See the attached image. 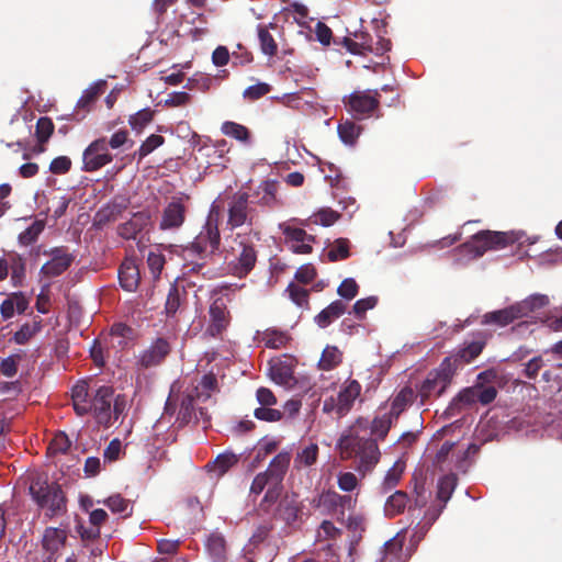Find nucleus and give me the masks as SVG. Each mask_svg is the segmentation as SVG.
I'll list each match as a JSON object with an SVG mask.
<instances>
[{
    "instance_id": "f257e3e1",
    "label": "nucleus",
    "mask_w": 562,
    "mask_h": 562,
    "mask_svg": "<svg viewBox=\"0 0 562 562\" xmlns=\"http://www.w3.org/2000/svg\"><path fill=\"white\" fill-rule=\"evenodd\" d=\"M368 429L369 420L364 417H359L338 440L341 459H353L356 461V470L361 476H366L371 472L381 458L376 440L361 435L362 431L366 432Z\"/></svg>"
},
{
    "instance_id": "f03ea898",
    "label": "nucleus",
    "mask_w": 562,
    "mask_h": 562,
    "mask_svg": "<svg viewBox=\"0 0 562 562\" xmlns=\"http://www.w3.org/2000/svg\"><path fill=\"white\" fill-rule=\"evenodd\" d=\"M223 252L231 273L239 279L254 270L258 259V251L248 234L237 233L226 238Z\"/></svg>"
},
{
    "instance_id": "7ed1b4c3",
    "label": "nucleus",
    "mask_w": 562,
    "mask_h": 562,
    "mask_svg": "<svg viewBox=\"0 0 562 562\" xmlns=\"http://www.w3.org/2000/svg\"><path fill=\"white\" fill-rule=\"evenodd\" d=\"M220 247L221 232L218 228V215L214 214V209H212L200 233L189 245L181 247L179 255L184 259L198 257L203 260L216 254Z\"/></svg>"
},
{
    "instance_id": "20e7f679",
    "label": "nucleus",
    "mask_w": 562,
    "mask_h": 562,
    "mask_svg": "<svg viewBox=\"0 0 562 562\" xmlns=\"http://www.w3.org/2000/svg\"><path fill=\"white\" fill-rule=\"evenodd\" d=\"M29 490L36 505L46 509L47 517L53 518L66 513L67 499L59 484L48 483L47 480L37 476L32 480Z\"/></svg>"
},
{
    "instance_id": "39448f33",
    "label": "nucleus",
    "mask_w": 562,
    "mask_h": 562,
    "mask_svg": "<svg viewBox=\"0 0 562 562\" xmlns=\"http://www.w3.org/2000/svg\"><path fill=\"white\" fill-rule=\"evenodd\" d=\"M516 240L517 237L514 233L484 229L474 234L470 240L460 245L456 250L459 254L468 255L470 259H476L488 250L504 249Z\"/></svg>"
},
{
    "instance_id": "423d86ee",
    "label": "nucleus",
    "mask_w": 562,
    "mask_h": 562,
    "mask_svg": "<svg viewBox=\"0 0 562 562\" xmlns=\"http://www.w3.org/2000/svg\"><path fill=\"white\" fill-rule=\"evenodd\" d=\"M258 212L249 204V194L247 192H235L227 203L226 226L235 231L241 226L250 229L258 224Z\"/></svg>"
},
{
    "instance_id": "0eeeda50",
    "label": "nucleus",
    "mask_w": 562,
    "mask_h": 562,
    "mask_svg": "<svg viewBox=\"0 0 562 562\" xmlns=\"http://www.w3.org/2000/svg\"><path fill=\"white\" fill-rule=\"evenodd\" d=\"M450 359H443L439 367L429 371L418 389V395L424 404L431 397H439L450 385L456 372Z\"/></svg>"
},
{
    "instance_id": "6e6552de",
    "label": "nucleus",
    "mask_w": 562,
    "mask_h": 562,
    "mask_svg": "<svg viewBox=\"0 0 562 562\" xmlns=\"http://www.w3.org/2000/svg\"><path fill=\"white\" fill-rule=\"evenodd\" d=\"M311 221L312 217L307 220L291 218L279 224L286 244H290V249L294 254L308 255L313 251L312 244L316 241V237L304 229Z\"/></svg>"
},
{
    "instance_id": "1a4fd4ad",
    "label": "nucleus",
    "mask_w": 562,
    "mask_h": 562,
    "mask_svg": "<svg viewBox=\"0 0 562 562\" xmlns=\"http://www.w3.org/2000/svg\"><path fill=\"white\" fill-rule=\"evenodd\" d=\"M220 291L214 290L209 306V324L206 334L213 338H221L227 330L232 322V315L228 310L231 302L227 295H218Z\"/></svg>"
},
{
    "instance_id": "9d476101",
    "label": "nucleus",
    "mask_w": 562,
    "mask_h": 562,
    "mask_svg": "<svg viewBox=\"0 0 562 562\" xmlns=\"http://www.w3.org/2000/svg\"><path fill=\"white\" fill-rule=\"evenodd\" d=\"M347 111L353 119L362 120L370 116L380 104V93L378 90L353 91L350 95L344 98Z\"/></svg>"
},
{
    "instance_id": "9b49d317",
    "label": "nucleus",
    "mask_w": 562,
    "mask_h": 562,
    "mask_svg": "<svg viewBox=\"0 0 562 562\" xmlns=\"http://www.w3.org/2000/svg\"><path fill=\"white\" fill-rule=\"evenodd\" d=\"M356 499L350 495H340L335 491H324L317 499L316 507L325 515L335 516L340 522H345L346 510L353 509Z\"/></svg>"
},
{
    "instance_id": "f8f14e48",
    "label": "nucleus",
    "mask_w": 562,
    "mask_h": 562,
    "mask_svg": "<svg viewBox=\"0 0 562 562\" xmlns=\"http://www.w3.org/2000/svg\"><path fill=\"white\" fill-rule=\"evenodd\" d=\"M188 196H173L161 211L159 221L160 231L176 232L182 227L186 222L188 206Z\"/></svg>"
},
{
    "instance_id": "ddd939ff",
    "label": "nucleus",
    "mask_w": 562,
    "mask_h": 562,
    "mask_svg": "<svg viewBox=\"0 0 562 562\" xmlns=\"http://www.w3.org/2000/svg\"><path fill=\"white\" fill-rule=\"evenodd\" d=\"M113 156L109 153L105 137H100L83 150L82 170L93 172L112 162Z\"/></svg>"
},
{
    "instance_id": "4468645a",
    "label": "nucleus",
    "mask_w": 562,
    "mask_h": 562,
    "mask_svg": "<svg viewBox=\"0 0 562 562\" xmlns=\"http://www.w3.org/2000/svg\"><path fill=\"white\" fill-rule=\"evenodd\" d=\"M114 390L111 386H100L92 396L90 414L99 425L109 427L112 425V402Z\"/></svg>"
},
{
    "instance_id": "2eb2a0df",
    "label": "nucleus",
    "mask_w": 562,
    "mask_h": 562,
    "mask_svg": "<svg viewBox=\"0 0 562 562\" xmlns=\"http://www.w3.org/2000/svg\"><path fill=\"white\" fill-rule=\"evenodd\" d=\"M172 350L171 344L167 338H156L148 348L143 350L138 358L137 364L142 369H151L165 362Z\"/></svg>"
},
{
    "instance_id": "dca6fc26",
    "label": "nucleus",
    "mask_w": 562,
    "mask_h": 562,
    "mask_svg": "<svg viewBox=\"0 0 562 562\" xmlns=\"http://www.w3.org/2000/svg\"><path fill=\"white\" fill-rule=\"evenodd\" d=\"M47 254L50 256V260L45 262L40 271L41 274L47 278L63 274L75 260V256L64 246L52 248Z\"/></svg>"
},
{
    "instance_id": "f3484780",
    "label": "nucleus",
    "mask_w": 562,
    "mask_h": 562,
    "mask_svg": "<svg viewBox=\"0 0 562 562\" xmlns=\"http://www.w3.org/2000/svg\"><path fill=\"white\" fill-rule=\"evenodd\" d=\"M458 484V477L456 474L450 473L443 475L438 480L436 501L439 502V506H430L426 513V516L430 520H436L446 507L448 501L451 498Z\"/></svg>"
},
{
    "instance_id": "a211bd4d",
    "label": "nucleus",
    "mask_w": 562,
    "mask_h": 562,
    "mask_svg": "<svg viewBox=\"0 0 562 562\" xmlns=\"http://www.w3.org/2000/svg\"><path fill=\"white\" fill-rule=\"evenodd\" d=\"M484 346V341H471L469 344H464V346L457 352L446 357L445 359H450V364L454 368V372L457 373L460 368L479 357L483 351Z\"/></svg>"
},
{
    "instance_id": "6ab92c4d",
    "label": "nucleus",
    "mask_w": 562,
    "mask_h": 562,
    "mask_svg": "<svg viewBox=\"0 0 562 562\" xmlns=\"http://www.w3.org/2000/svg\"><path fill=\"white\" fill-rule=\"evenodd\" d=\"M91 395L89 393V384L86 380L78 381L71 389V401L74 411L80 417L91 412Z\"/></svg>"
},
{
    "instance_id": "aec40b11",
    "label": "nucleus",
    "mask_w": 562,
    "mask_h": 562,
    "mask_svg": "<svg viewBox=\"0 0 562 562\" xmlns=\"http://www.w3.org/2000/svg\"><path fill=\"white\" fill-rule=\"evenodd\" d=\"M475 386H470L461 390L450 402L445 411V415L448 417H454L462 411L472 407L476 402Z\"/></svg>"
},
{
    "instance_id": "412c9836",
    "label": "nucleus",
    "mask_w": 562,
    "mask_h": 562,
    "mask_svg": "<svg viewBox=\"0 0 562 562\" xmlns=\"http://www.w3.org/2000/svg\"><path fill=\"white\" fill-rule=\"evenodd\" d=\"M119 281L122 289L127 292H134L140 281L139 269L132 259H125L119 269Z\"/></svg>"
},
{
    "instance_id": "4be33fe9",
    "label": "nucleus",
    "mask_w": 562,
    "mask_h": 562,
    "mask_svg": "<svg viewBox=\"0 0 562 562\" xmlns=\"http://www.w3.org/2000/svg\"><path fill=\"white\" fill-rule=\"evenodd\" d=\"M361 390L362 386L357 380L349 379L345 381L336 396L338 403L340 404L339 409L348 414L351 411L356 400L360 396Z\"/></svg>"
},
{
    "instance_id": "5701e85b",
    "label": "nucleus",
    "mask_w": 562,
    "mask_h": 562,
    "mask_svg": "<svg viewBox=\"0 0 562 562\" xmlns=\"http://www.w3.org/2000/svg\"><path fill=\"white\" fill-rule=\"evenodd\" d=\"M128 199L124 196H116L97 212L95 220L99 224L113 222L128 207Z\"/></svg>"
},
{
    "instance_id": "b1692460",
    "label": "nucleus",
    "mask_w": 562,
    "mask_h": 562,
    "mask_svg": "<svg viewBox=\"0 0 562 562\" xmlns=\"http://www.w3.org/2000/svg\"><path fill=\"white\" fill-rule=\"evenodd\" d=\"M29 307V300L22 292H13L0 305V314L4 321L18 314H23Z\"/></svg>"
},
{
    "instance_id": "393cba45",
    "label": "nucleus",
    "mask_w": 562,
    "mask_h": 562,
    "mask_svg": "<svg viewBox=\"0 0 562 562\" xmlns=\"http://www.w3.org/2000/svg\"><path fill=\"white\" fill-rule=\"evenodd\" d=\"M187 295L184 286L180 288L177 283L170 285L165 303V313L168 318L176 317L177 313L182 310L187 303Z\"/></svg>"
},
{
    "instance_id": "a878e982",
    "label": "nucleus",
    "mask_w": 562,
    "mask_h": 562,
    "mask_svg": "<svg viewBox=\"0 0 562 562\" xmlns=\"http://www.w3.org/2000/svg\"><path fill=\"white\" fill-rule=\"evenodd\" d=\"M291 453L289 451H281L270 462L268 469L263 472L271 480L276 486H278L290 465Z\"/></svg>"
},
{
    "instance_id": "bb28decb",
    "label": "nucleus",
    "mask_w": 562,
    "mask_h": 562,
    "mask_svg": "<svg viewBox=\"0 0 562 562\" xmlns=\"http://www.w3.org/2000/svg\"><path fill=\"white\" fill-rule=\"evenodd\" d=\"M519 318H521L519 310H517L516 304H513L503 310H497L484 314L482 323L485 325L495 324L499 327H504Z\"/></svg>"
},
{
    "instance_id": "cd10ccee",
    "label": "nucleus",
    "mask_w": 562,
    "mask_h": 562,
    "mask_svg": "<svg viewBox=\"0 0 562 562\" xmlns=\"http://www.w3.org/2000/svg\"><path fill=\"white\" fill-rule=\"evenodd\" d=\"M67 540V532L65 529L47 527L44 530L42 538L43 549L49 552L50 557L56 554L63 548Z\"/></svg>"
},
{
    "instance_id": "c85d7f7f",
    "label": "nucleus",
    "mask_w": 562,
    "mask_h": 562,
    "mask_svg": "<svg viewBox=\"0 0 562 562\" xmlns=\"http://www.w3.org/2000/svg\"><path fill=\"white\" fill-rule=\"evenodd\" d=\"M148 220L149 216L144 212L133 214L132 218L119 226V235L124 239L135 238L147 225Z\"/></svg>"
},
{
    "instance_id": "c756f323",
    "label": "nucleus",
    "mask_w": 562,
    "mask_h": 562,
    "mask_svg": "<svg viewBox=\"0 0 562 562\" xmlns=\"http://www.w3.org/2000/svg\"><path fill=\"white\" fill-rule=\"evenodd\" d=\"M105 89L106 82L104 80L91 85L82 92L76 104V110H82L85 113L90 112L95 101L105 92Z\"/></svg>"
},
{
    "instance_id": "7c9ffc66",
    "label": "nucleus",
    "mask_w": 562,
    "mask_h": 562,
    "mask_svg": "<svg viewBox=\"0 0 562 562\" xmlns=\"http://www.w3.org/2000/svg\"><path fill=\"white\" fill-rule=\"evenodd\" d=\"M196 401L198 398L191 391H188L182 395L177 417L180 426L188 425L191 422L199 423L196 409L194 406Z\"/></svg>"
},
{
    "instance_id": "2f4dec72",
    "label": "nucleus",
    "mask_w": 562,
    "mask_h": 562,
    "mask_svg": "<svg viewBox=\"0 0 562 562\" xmlns=\"http://www.w3.org/2000/svg\"><path fill=\"white\" fill-rule=\"evenodd\" d=\"M270 29H277V25L274 23L258 24L257 35L262 54L273 57L278 53V43L270 33Z\"/></svg>"
},
{
    "instance_id": "473e14b6",
    "label": "nucleus",
    "mask_w": 562,
    "mask_h": 562,
    "mask_svg": "<svg viewBox=\"0 0 562 562\" xmlns=\"http://www.w3.org/2000/svg\"><path fill=\"white\" fill-rule=\"evenodd\" d=\"M409 497L404 491H395L392 495L386 498L384 504V513L387 517H395L403 514L406 508L409 510L413 508L408 505Z\"/></svg>"
},
{
    "instance_id": "72a5a7b5",
    "label": "nucleus",
    "mask_w": 562,
    "mask_h": 562,
    "mask_svg": "<svg viewBox=\"0 0 562 562\" xmlns=\"http://www.w3.org/2000/svg\"><path fill=\"white\" fill-rule=\"evenodd\" d=\"M238 462V457L233 452L220 453L213 461L206 463L205 469L209 473L220 477Z\"/></svg>"
},
{
    "instance_id": "f704fd0d",
    "label": "nucleus",
    "mask_w": 562,
    "mask_h": 562,
    "mask_svg": "<svg viewBox=\"0 0 562 562\" xmlns=\"http://www.w3.org/2000/svg\"><path fill=\"white\" fill-rule=\"evenodd\" d=\"M346 310L347 304L341 300H336L315 316V322L319 327L325 328L330 325L333 321L339 318Z\"/></svg>"
},
{
    "instance_id": "c9c22d12",
    "label": "nucleus",
    "mask_w": 562,
    "mask_h": 562,
    "mask_svg": "<svg viewBox=\"0 0 562 562\" xmlns=\"http://www.w3.org/2000/svg\"><path fill=\"white\" fill-rule=\"evenodd\" d=\"M218 390L216 375L213 373L204 374L196 386L190 390L200 402H206L212 394Z\"/></svg>"
},
{
    "instance_id": "e433bc0d",
    "label": "nucleus",
    "mask_w": 562,
    "mask_h": 562,
    "mask_svg": "<svg viewBox=\"0 0 562 562\" xmlns=\"http://www.w3.org/2000/svg\"><path fill=\"white\" fill-rule=\"evenodd\" d=\"M207 554L212 562L226 561V541L220 533H211L205 542Z\"/></svg>"
},
{
    "instance_id": "4c0bfd02",
    "label": "nucleus",
    "mask_w": 562,
    "mask_h": 562,
    "mask_svg": "<svg viewBox=\"0 0 562 562\" xmlns=\"http://www.w3.org/2000/svg\"><path fill=\"white\" fill-rule=\"evenodd\" d=\"M395 420L389 413L375 416L371 423L369 422L370 435L376 441L384 440Z\"/></svg>"
},
{
    "instance_id": "58836bf2",
    "label": "nucleus",
    "mask_w": 562,
    "mask_h": 562,
    "mask_svg": "<svg viewBox=\"0 0 562 562\" xmlns=\"http://www.w3.org/2000/svg\"><path fill=\"white\" fill-rule=\"evenodd\" d=\"M549 304V297L544 294H532L529 297L516 303L520 317H528L531 313L540 311Z\"/></svg>"
},
{
    "instance_id": "ea45409f",
    "label": "nucleus",
    "mask_w": 562,
    "mask_h": 562,
    "mask_svg": "<svg viewBox=\"0 0 562 562\" xmlns=\"http://www.w3.org/2000/svg\"><path fill=\"white\" fill-rule=\"evenodd\" d=\"M415 392L412 387H403L393 398L391 403V409L387 412L395 419L406 409V407L413 402Z\"/></svg>"
},
{
    "instance_id": "a19ab883",
    "label": "nucleus",
    "mask_w": 562,
    "mask_h": 562,
    "mask_svg": "<svg viewBox=\"0 0 562 562\" xmlns=\"http://www.w3.org/2000/svg\"><path fill=\"white\" fill-rule=\"evenodd\" d=\"M98 503H101V501H98ZM102 504L114 514H124V518L131 516L133 513V506L131 505L130 499L124 498L121 494L109 496L102 501Z\"/></svg>"
},
{
    "instance_id": "79ce46f5",
    "label": "nucleus",
    "mask_w": 562,
    "mask_h": 562,
    "mask_svg": "<svg viewBox=\"0 0 562 562\" xmlns=\"http://www.w3.org/2000/svg\"><path fill=\"white\" fill-rule=\"evenodd\" d=\"M221 132L225 136L232 137L240 143L248 144L250 142L249 130L239 123L225 121L221 126Z\"/></svg>"
},
{
    "instance_id": "37998d69",
    "label": "nucleus",
    "mask_w": 562,
    "mask_h": 562,
    "mask_svg": "<svg viewBox=\"0 0 562 562\" xmlns=\"http://www.w3.org/2000/svg\"><path fill=\"white\" fill-rule=\"evenodd\" d=\"M342 361L341 351L335 346H327L318 361V368L324 371H330L338 367Z\"/></svg>"
},
{
    "instance_id": "c03bdc74",
    "label": "nucleus",
    "mask_w": 562,
    "mask_h": 562,
    "mask_svg": "<svg viewBox=\"0 0 562 562\" xmlns=\"http://www.w3.org/2000/svg\"><path fill=\"white\" fill-rule=\"evenodd\" d=\"M299 505L294 497L285 496L278 505L277 514L286 524H292L296 520L299 514Z\"/></svg>"
},
{
    "instance_id": "a18cd8bd",
    "label": "nucleus",
    "mask_w": 562,
    "mask_h": 562,
    "mask_svg": "<svg viewBox=\"0 0 562 562\" xmlns=\"http://www.w3.org/2000/svg\"><path fill=\"white\" fill-rule=\"evenodd\" d=\"M339 138L346 145H355L360 133L361 127L350 120L342 121L337 127Z\"/></svg>"
},
{
    "instance_id": "49530a36",
    "label": "nucleus",
    "mask_w": 562,
    "mask_h": 562,
    "mask_svg": "<svg viewBox=\"0 0 562 562\" xmlns=\"http://www.w3.org/2000/svg\"><path fill=\"white\" fill-rule=\"evenodd\" d=\"M350 255V241L347 238H337L326 254L329 262L346 260Z\"/></svg>"
},
{
    "instance_id": "de8ad7c7",
    "label": "nucleus",
    "mask_w": 562,
    "mask_h": 562,
    "mask_svg": "<svg viewBox=\"0 0 562 562\" xmlns=\"http://www.w3.org/2000/svg\"><path fill=\"white\" fill-rule=\"evenodd\" d=\"M165 143V138L158 134L149 135L133 154V158L139 164L146 156L151 154L156 148Z\"/></svg>"
},
{
    "instance_id": "09e8293b",
    "label": "nucleus",
    "mask_w": 562,
    "mask_h": 562,
    "mask_svg": "<svg viewBox=\"0 0 562 562\" xmlns=\"http://www.w3.org/2000/svg\"><path fill=\"white\" fill-rule=\"evenodd\" d=\"M318 458V446L310 443L307 447L297 452L294 459V467L301 469L303 467H311L316 463Z\"/></svg>"
},
{
    "instance_id": "8fccbe9b",
    "label": "nucleus",
    "mask_w": 562,
    "mask_h": 562,
    "mask_svg": "<svg viewBox=\"0 0 562 562\" xmlns=\"http://www.w3.org/2000/svg\"><path fill=\"white\" fill-rule=\"evenodd\" d=\"M413 507L414 508H424L431 496V493L426 490L425 481L423 479L413 477Z\"/></svg>"
},
{
    "instance_id": "3c124183",
    "label": "nucleus",
    "mask_w": 562,
    "mask_h": 562,
    "mask_svg": "<svg viewBox=\"0 0 562 562\" xmlns=\"http://www.w3.org/2000/svg\"><path fill=\"white\" fill-rule=\"evenodd\" d=\"M270 376L276 383L285 385L293 379V371L289 364L279 361L270 367Z\"/></svg>"
},
{
    "instance_id": "603ef678",
    "label": "nucleus",
    "mask_w": 562,
    "mask_h": 562,
    "mask_svg": "<svg viewBox=\"0 0 562 562\" xmlns=\"http://www.w3.org/2000/svg\"><path fill=\"white\" fill-rule=\"evenodd\" d=\"M45 223L43 221H34L26 229L19 235V241L23 246L35 243L40 234L44 231Z\"/></svg>"
},
{
    "instance_id": "864d4df0",
    "label": "nucleus",
    "mask_w": 562,
    "mask_h": 562,
    "mask_svg": "<svg viewBox=\"0 0 562 562\" xmlns=\"http://www.w3.org/2000/svg\"><path fill=\"white\" fill-rule=\"evenodd\" d=\"M154 119V111L150 108H145L131 115L128 124L132 130L140 132L146 125H148Z\"/></svg>"
},
{
    "instance_id": "5fc2aeb1",
    "label": "nucleus",
    "mask_w": 562,
    "mask_h": 562,
    "mask_svg": "<svg viewBox=\"0 0 562 562\" xmlns=\"http://www.w3.org/2000/svg\"><path fill=\"white\" fill-rule=\"evenodd\" d=\"M262 340L267 348L279 349L286 345L289 337L284 331L267 329L263 333Z\"/></svg>"
},
{
    "instance_id": "6e6d98bb",
    "label": "nucleus",
    "mask_w": 562,
    "mask_h": 562,
    "mask_svg": "<svg viewBox=\"0 0 562 562\" xmlns=\"http://www.w3.org/2000/svg\"><path fill=\"white\" fill-rule=\"evenodd\" d=\"M54 132V123L52 119L42 116L37 120L35 126V136L40 144L46 143Z\"/></svg>"
},
{
    "instance_id": "4d7b16f0",
    "label": "nucleus",
    "mask_w": 562,
    "mask_h": 562,
    "mask_svg": "<svg viewBox=\"0 0 562 562\" xmlns=\"http://www.w3.org/2000/svg\"><path fill=\"white\" fill-rule=\"evenodd\" d=\"M403 468L396 462L385 474L381 488L383 493L392 491L401 481Z\"/></svg>"
},
{
    "instance_id": "13d9d810",
    "label": "nucleus",
    "mask_w": 562,
    "mask_h": 562,
    "mask_svg": "<svg viewBox=\"0 0 562 562\" xmlns=\"http://www.w3.org/2000/svg\"><path fill=\"white\" fill-rule=\"evenodd\" d=\"M10 269H11V280H12L13 285H15V286L22 285V281L25 277L24 259L19 255L13 256L11 258Z\"/></svg>"
},
{
    "instance_id": "bf43d9fd",
    "label": "nucleus",
    "mask_w": 562,
    "mask_h": 562,
    "mask_svg": "<svg viewBox=\"0 0 562 562\" xmlns=\"http://www.w3.org/2000/svg\"><path fill=\"white\" fill-rule=\"evenodd\" d=\"M359 292V285L352 278H347L342 280V282L339 284L337 289L338 295L347 301L353 300Z\"/></svg>"
},
{
    "instance_id": "052dcab7",
    "label": "nucleus",
    "mask_w": 562,
    "mask_h": 562,
    "mask_svg": "<svg viewBox=\"0 0 562 562\" xmlns=\"http://www.w3.org/2000/svg\"><path fill=\"white\" fill-rule=\"evenodd\" d=\"M254 416L259 420L273 423L280 422L283 417V413L272 408V406H260L254 411Z\"/></svg>"
},
{
    "instance_id": "680f3d73",
    "label": "nucleus",
    "mask_w": 562,
    "mask_h": 562,
    "mask_svg": "<svg viewBox=\"0 0 562 562\" xmlns=\"http://www.w3.org/2000/svg\"><path fill=\"white\" fill-rule=\"evenodd\" d=\"M376 304L378 297L374 295L360 299L353 304L352 312L358 319L362 321L366 318L367 311L374 308Z\"/></svg>"
},
{
    "instance_id": "e2e57ef3",
    "label": "nucleus",
    "mask_w": 562,
    "mask_h": 562,
    "mask_svg": "<svg viewBox=\"0 0 562 562\" xmlns=\"http://www.w3.org/2000/svg\"><path fill=\"white\" fill-rule=\"evenodd\" d=\"M166 263L165 256L161 252L149 251L147 255V266L155 279H158Z\"/></svg>"
},
{
    "instance_id": "0e129e2a",
    "label": "nucleus",
    "mask_w": 562,
    "mask_h": 562,
    "mask_svg": "<svg viewBox=\"0 0 562 562\" xmlns=\"http://www.w3.org/2000/svg\"><path fill=\"white\" fill-rule=\"evenodd\" d=\"M290 299L299 306L308 304V290L295 284L290 283L286 288Z\"/></svg>"
},
{
    "instance_id": "69168bd1",
    "label": "nucleus",
    "mask_w": 562,
    "mask_h": 562,
    "mask_svg": "<svg viewBox=\"0 0 562 562\" xmlns=\"http://www.w3.org/2000/svg\"><path fill=\"white\" fill-rule=\"evenodd\" d=\"M271 86L266 82H258L256 85L249 86L243 92V97L250 101H256L263 95L268 94L271 91Z\"/></svg>"
},
{
    "instance_id": "338daca9",
    "label": "nucleus",
    "mask_w": 562,
    "mask_h": 562,
    "mask_svg": "<svg viewBox=\"0 0 562 562\" xmlns=\"http://www.w3.org/2000/svg\"><path fill=\"white\" fill-rule=\"evenodd\" d=\"M71 446L68 436L64 432L55 435L48 446V451L52 453H66Z\"/></svg>"
},
{
    "instance_id": "774afa93",
    "label": "nucleus",
    "mask_w": 562,
    "mask_h": 562,
    "mask_svg": "<svg viewBox=\"0 0 562 562\" xmlns=\"http://www.w3.org/2000/svg\"><path fill=\"white\" fill-rule=\"evenodd\" d=\"M340 217L339 213L331 209H322L313 215V223L321 224L323 226L333 225Z\"/></svg>"
}]
</instances>
